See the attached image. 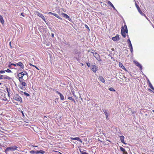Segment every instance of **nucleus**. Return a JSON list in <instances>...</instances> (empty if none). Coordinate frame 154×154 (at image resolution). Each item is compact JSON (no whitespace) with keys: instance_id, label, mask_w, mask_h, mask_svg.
<instances>
[{"instance_id":"36","label":"nucleus","mask_w":154,"mask_h":154,"mask_svg":"<svg viewBox=\"0 0 154 154\" xmlns=\"http://www.w3.org/2000/svg\"><path fill=\"white\" fill-rule=\"evenodd\" d=\"M24 95L27 96H30L29 94L26 92L24 93Z\"/></svg>"},{"instance_id":"11","label":"nucleus","mask_w":154,"mask_h":154,"mask_svg":"<svg viewBox=\"0 0 154 154\" xmlns=\"http://www.w3.org/2000/svg\"><path fill=\"white\" fill-rule=\"evenodd\" d=\"M19 74L21 76H22L23 77L24 75H26L28 77V73L26 71L22 72H21L19 73Z\"/></svg>"},{"instance_id":"44","label":"nucleus","mask_w":154,"mask_h":154,"mask_svg":"<svg viewBox=\"0 0 154 154\" xmlns=\"http://www.w3.org/2000/svg\"><path fill=\"white\" fill-rule=\"evenodd\" d=\"M39 151H38V150L36 151H35V153L38 154V153H39Z\"/></svg>"},{"instance_id":"28","label":"nucleus","mask_w":154,"mask_h":154,"mask_svg":"<svg viewBox=\"0 0 154 154\" xmlns=\"http://www.w3.org/2000/svg\"><path fill=\"white\" fill-rule=\"evenodd\" d=\"M107 4L108 5H110V6H111V7H112V6H113V4L112 3L109 1L108 2H107Z\"/></svg>"},{"instance_id":"53","label":"nucleus","mask_w":154,"mask_h":154,"mask_svg":"<svg viewBox=\"0 0 154 154\" xmlns=\"http://www.w3.org/2000/svg\"><path fill=\"white\" fill-rule=\"evenodd\" d=\"M148 90L150 92H152V91L151 89H148Z\"/></svg>"},{"instance_id":"20","label":"nucleus","mask_w":154,"mask_h":154,"mask_svg":"<svg viewBox=\"0 0 154 154\" xmlns=\"http://www.w3.org/2000/svg\"><path fill=\"white\" fill-rule=\"evenodd\" d=\"M4 79H8L9 80H10L11 79V77H10L7 75H5L3 78Z\"/></svg>"},{"instance_id":"34","label":"nucleus","mask_w":154,"mask_h":154,"mask_svg":"<svg viewBox=\"0 0 154 154\" xmlns=\"http://www.w3.org/2000/svg\"><path fill=\"white\" fill-rule=\"evenodd\" d=\"M5 71L7 72H12L9 69H8L6 70H5Z\"/></svg>"},{"instance_id":"17","label":"nucleus","mask_w":154,"mask_h":154,"mask_svg":"<svg viewBox=\"0 0 154 154\" xmlns=\"http://www.w3.org/2000/svg\"><path fill=\"white\" fill-rule=\"evenodd\" d=\"M71 139L73 140H77L78 141H80L81 143H82V140L79 137H78L72 138H71Z\"/></svg>"},{"instance_id":"43","label":"nucleus","mask_w":154,"mask_h":154,"mask_svg":"<svg viewBox=\"0 0 154 154\" xmlns=\"http://www.w3.org/2000/svg\"><path fill=\"white\" fill-rule=\"evenodd\" d=\"M33 66L35 67V68H36L38 70H39V69H38V67H37L36 66H35V65H33Z\"/></svg>"},{"instance_id":"23","label":"nucleus","mask_w":154,"mask_h":154,"mask_svg":"<svg viewBox=\"0 0 154 154\" xmlns=\"http://www.w3.org/2000/svg\"><path fill=\"white\" fill-rule=\"evenodd\" d=\"M119 66L120 67H121L123 69L124 68L125 69V67L123 66V64L122 63H119Z\"/></svg>"},{"instance_id":"16","label":"nucleus","mask_w":154,"mask_h":154,"mask_svg":"<svg viewBox=\"0 0 154 154\" xmlns=\"http://www.w3.org/2000/svg\"><path fill=\"white\" fill-rule=\"evenodd\" d=\"M99 79L102 82H105V79L104 78L101 76H99Z\"/></svg>"},{"instance_id":"21","label":"nucleus","mask_w":154,"mask_h":154,"mask_svg":"<svg viewBox=\"0 0 154 154\" xmlns=\"http://www.w3.org/2000/svg\"><path fill=\"white\" fill-rule=\"evenodd\" d=\"M79 51L76 49H74L73 51V53L74 54H78Z\"/></svg>"},{"instance_id":"46","label":"nucleus","mask_w":154,"mask_h":154,"mask_svg":"<svg viewBox=\"0 0 154 154\" xmlns=\"http://www.w3.org/2000/svg\"><path fill=\"white\" fill-rule=\"evenodd\" d=\"M112 7L113 8L114 10L117 11L116 9L115 8V7H114V6L113 5V6H112Z\"/></svg>"},{"instance_id":"62","label":"nucleus","mask_w":154,"mask_h":154,"mask_svg":"<svg viewBox=\"0 0 154 154\" xmlns=\"http://www.w3.org/2000/svg\"><path fill=\"white\" fill-rule=\"evenodd\" d=\"M3 79V78L2 77H0V80L2 79Z\"/></svg>"},{"instance_id":"55","label":"nucleus","mask_w":154,"mask_h":154,"mask_svg":"<svg viewBox=\"0 0 154 154\" xmlns=\"http://www.w3.org/2000/svg\"><path fill=\"white\" fill-rule=\"evenodd\" d=\"M23 13H21V15H22L23 16H24L23 15Z\"/></svg>"},{"instance_id":"56","label":"nucleus","mask_w":154,"mask_h":154,"mask_svg":"<svg viewBox=\"0 0 154 154\" xmlns=\"http://www.w3.org/2000/svg\"><path fill=\"white\" fill-rule=\"evenodd\" d=\"M124 69V70H125V71H127V69H126L125 68H125H124V69Z\"/></svg>"},{"instance_id":"39","label":"nucleus","mask_w":154,"mask_h":154,"mask_svg":"<svg viewBox=\"0 0 154 154\" xmlns=\"http://www.w3.org/2000/svg\"><path fill=\"white\" fill-rule=\"evenodd\" d=\"M87 66L89 67L90 65H91V64H90V63H87Z\"/></svg>"},{"instance_id":"45","label":"nucleus","mask_w":154,"mask_h":154,"mask_svg":"<svg viewBox=\"0 0 154 154\" xmlns=\"http://www.w3.org/2000/svg\"><path fill=\"white\" fill-rule=\"evenodd\" d=\"M123 154H128V153L126 151H125V152H123Z\"/></svg>"},{"instance_id":"10","label":"nucleus","mask_w":154,"mask_h":154,"mask_svg":"<svg viewBox=\"0 0 154 154\" xmlns=\"http://www.w3.org/2000/svg\"><path fill=\"white\" fill-rule=\"evenodd\" d=\"M112 39L114 41H116L119 39V37L118 35H117L113 37Z\"/></svg>"},{"instance_id":"37","label":"nucleus","mask_w":154,"mask_h":154,"mask_svg":"<svg viewBox=\"0 0 154 154\" xmlns=\"http://www.w3.org/2000/svg\"><path fill=\"white\" fill-rule=\"evenodd\" d=\"M30 152L32 154H34L35 153V151L34 150H31Z\"/></svg>"},{"instance_id":"54","label":"nucleus","mask_w":154,"mask_h":154,"mask_svg":"<svg viewBox=\"0 0 154 154\" xmlns=\"http://www.w3.org/2000/svg\"><path fill=\"white\" fill-rule=\"evenodd\" d=\"M29 64L30 66H33V65H32L31 63H29Z\"/></svg>"},{"instance_id":"35","label":"nucleus","mask_w":154,"mask_h":154,"mask_svg":"<svg viewBox=\"0 0 154 154\" xmlns=\"http://www.w3.org/2000/svg\"><path fill=\"white\" fill-rule=\"evenodd\" d=\"M130 47V50L131 51V53H132L133 52V48L132 46H130V47Z\"/></svg>"},{"instance_id":"27","label":"nucleus","mask_w":154,"mask_h":154,"mask_svg":"<svg viewBox=\"0 0 154 154\" xmlns=\"http://www.w3.org/2000/svg\"><path fill=\"white\" fill-rule=\"evenodd\" d=\"M18 76L19 77V79H21V80H23V77L22 76H21L20 75L19 73L18 74Z\"/></svg>"},{"instance_id":"6","label":"nucleus","mask_w":154,"mask_h":154,"mask_svg":"<svg viewBox=\"0 0 154 154\" xmlns=\"http://www.w3.org/2000/svg\"><path fill=\"white\" fill-rule=\"evenodd\" d=\"M36 13L37 15L38 16L41 17L44 20V21L46 22L45 17L43 15L41 14V13H40L38 11H37Z\"/></svg>"},{"instance_id":"32","label":"nucleus","mask_w":154,"mask_h":154,"mask_svg":"<svg viewBox=\"0 0 154 154\" xmlns=\"http://www.w3.org/2000/svg\"><path fill=\"white\" fill-rule=\"evenodd\" d=\"M6 90L8 92V93H9L11 91V90L9 88H6Z\"/></svg>"},{"instance_id":"52","label":"nucleus","mask_w":154,"mask_h":154,"mask_svg":"<svg viewBox=\"0 0 154 154\" xmlns=\"http://www.w3.org/2000/svg\"><path fill=\"white\" fill-rule=\"evenodd\" d=\"M20 88L22 89H23V86H22L20 87Z\"/></svg>"},{"instance_id":"30","label":"nucleus","mask_w":154,"mask_h":154,"mask_svg":"<svg viewBox=\"0 0 154 154\" xmlns=\"http://www.w3.org/2000/svg\"><path fill=\"white\" fill-rule=\"evenodd\" d=\"M21 84L23 86H25L26 85V84L25 82H22L21 83Z\"/></svg>"},{"instance_id":"60","label":"nucleus","mask_w":154,"mask_h":154,"mask_svg":"<svg viewBox=\"0 0 154 154\" xmlns=\"http://www.w3.org/2000/svg\"><path fill=\"white\" fill-rule=\"evenodd\" d=\"M11 42H9V45H10V46L11 47Z\"/></svg>"},{"instance_id":"41","label":"nucleus","mask_w":154,"mask_h":154,"mask_svg":"<svg viewBox=\"0 0 154 154\" xmlns=\"http://www.w3.org/2000/svg\"><path fill=\"white\" fill-rule=\"evenodd\" d=\"M5 73V71H4L1 70L0 71V74L3 73Z\"/></svg>"},{"instance_id":"63","label":"nucleus","mask_w":154,"mask_h":154,"mask_svg":"<svg viewBox=\"0 0 154 154\" xmlns=\"http://www.w3.org/2000/svg\"><path fill=\"white\" fill-rule=\"evenodd\" d=\"M80 98H81V100H82V98H81V97H80Z\"/></svg>"},{"instance_id":"22","label":"nucleus","mask_w":154,"mask_h":154,"mask_svg":"<svg viewBox=\"0 0 154 154\" xmlns=\"http://www.w3.org/2000/svg\"><path fill=\"white\" fill-rule=\"evenodd\" d=\"M54 15L57 18H58L61 20H62V18H61L57 14L54 13Z\"/></svg>"},{"instance_id":"12","label":"nucleus","mask_w":154,"mask_h":154,"mask_svg":"<svg viewBox=\"0 0 154 154\" xmlns=\"http://www.w3.org/2000/svg\"><path fill=\"white\" fill-rule=\"evenodd\" d=\"M103 111L104 112L106 116V118L107 119L109 116V113L108 112V110L104 109H103Z\"/></svg>"},{"instance_id":"61","label":"nucleus","mask_w":154,"mask_h":154,"mask_svg":"<svg viewBox=\"0 0 154 154\" xmlns=\"http://www.w3.org/2000/svg\"><path fill=\"white\" fill-rule=\"evenodd\" d=\"M111 50L112 51H114V49L113 48H112Z\"/></svg>"},{"instance_id":"5","label":"nucleus","mask_w":154,"mask_h":154,"mask_svg":"<svg viewBox=\"0 0 154 154\" xmlns=\"http://www.w3.org/2000/svg\"><path fill=\"white\" fill-rule=\"evenodd\" d=\"M94 56L95 57V58L98 61H102L100 59V57L99 54H98L97 53L95 52L94 53V52H92Z\"/></svg>"},{"instance_id":"64","label":"nucleus","mask_w":154,"mask_h":154,"mask_svg":"<svg viewBox=\"0 0 154 154\" xmlns=\"http://www.w3.org/2000/svg\"><path fill=\"white\" fill-rule=\"evenodd\" d=\"M131 112H132V113H134V112H133L132 111Z\"/></svg>"},{"instance_id":"18","label":"nucleus","mask_w":154,"mask_h":154,"mask_svg":"<svg viewBox=\"0 0 154 154\" xmlns=\"http://www.w3.org/2000/svg\"><path fill=\"white\" fill-rule=\"evenodd\" d=\"M79 151L82 154H88L85 152V150L80 149Z\"/></svg>"},{"instance_id":"50","label":"nucleus","mask_w":154,"mask_h":154,"mask_svg":"<svg viewBox=\"0 0 154 154\" xmlns=\"http://www.w3.org/2000/svg\"><path fill=\"white\" fill-rule=\"evenodd\" d=\"M11 65H13L15 66H16V64L14 63H11Z\"/></svg>"},{"instance_id":"59","label":"nucleus","mask_w":154,"mask_h":154,"mask_svg":"<svg viewBox=\"0 0 154 154\" xmlns=\"http://www.w3.org/2000/svg\"><path fill=\"white\" fill-rule=\"evenodd\" d=\"M8 96L9 97V95H10V92H9V93H8Z\"/></svg>"},{"instance_id":"4","label":"nucleus","mask_w":154,"mask_h":154,"mask_svg":"<svg viewBox=\"0 0 154 154\" xmlns=\"http://www.w3.org/2000/svg\"><path fill=\"white\" fill-rule=\"evenodd\" d=\"M135 5H136V6L137 8V10L138 11V12H139V13L142 16H144L145 17L147 18L146 16L145 15V14L142 12L141 11V10H140V7H139V6L137 4L135 3Z\"/></svg>"},{"instance_id":"25","label":"nucleus","mask_w":154,"mask_h":154,"mask_svg":"<svg viewBox=\"0 0 154 154\" xmlns=\"http://www.w3.org/2000/svg\"><path fill=\"white\" fill-rule=\"evenodd\" d=\"M148 81L149 82V87L152 89L153 90H154V88L152 86V84H151L150 82L149 81Z\"/></svg>"},{"instance_id":"47","label":"nucleus","mask_w":154,"mask_h":154,"mask_svg":"<svg viewBox=\"0 0 154 154\" xmlns=\"http://www.w3.org/2000/svg\"><path fill=\"white\" fill-rule=\"evenodd\" d=\"M51 36H52V37H53V38H54V33H52V34H51Z\"/></svg>"},{"instance_id":"15","label":"nucleus","mask_w":154,"mask_h":154,"mask_svg":"<svg viewBox=\"0 0 154 154\" xmlns=\"http://www.w3.org/2000/svg\"><path fill=\"white\" fill-rule=\"evenodd\" d=\"M17 66H19L21 68L23 69L24 68V65L23 63L21 62H19L17 63Z\"/></svg>"},{"instance_id":"3","label":"nucleus","mask_w":154,"mask_h":154,"mask_svg":"<svg viewBox=\"0 0 154 154\" xmlns=\"http://www.w3.org/2000/svg\"><path fill=\"white\" fill-rule=\"evenodd\" d=\"M13 99L17 101H19L20 103H22V98L17 94L14 95Z\"/></svg>"},{"instance_id":"26","label":"nucleus","mask_w":154,"mask_h":154,"mask_svg":"<svg viewBox=\"0 0 154 154\" xmlns=\"http://www.w3.org/2000/svg\"><path fill=\"white\" fill-rule=\"evenodd\" d=\"M68 99L70 100H72L74 101V103H75V100L72 98V97H68Z\"/></svg>"},{"instance_id":"51","label":"nucleus","mask_w":154,"mask_h":154,"mask_svg":"<svg viewBox=\"0 0 154 154\" xmlns=\"http://www.w3.org/2000/svg\"><path fill=\"white\" fill-rule=\"evenodd\" d=\"M11 64L10 65H9L8 66V67H9V68H11Z\"/></svg>"},{"instance_id":"8","label":"nucleus","mask_w":154,"mask_h":154,"mask_svg":"<svg viewBox=\"0 0 154 154\" xmlns=\"http://www.w3.org/2000/svg\"><path fill=\"white\" fill-rule=\"evenodd\" d=\"M134 63L136 65V66H138V67L140 68L141 70H142V66L141 65H140L139 62L136 61H134Z\"/></svg>"},{"instance_id":"31","label":"nucleus","mask_w":154,"mask_h":154,"mask_svg":"<svg viewBox=\"0 0 154 154\" xmlns=\"http://www.w3.org/2000/svg\"><path fill=\"white\" fill-rule=\"evenodd\" d=\"M109 90L111 91H116L114 88L112 87L110 88H109Z\"/></svg>"},{"instance_id":"2","label":"nucleus","mask_w":154,"mask_h":154,"mask_svg":"<svg viewBox=\"0 0 154 154\" xmlns=\"http://www.w3.org/2000/svg\"><path fill=\"white\" fill-rule=\"evenodd\" d=\"M124 27L125 28V29H124L123 26H122V27L121 33L123 37L124 38H125L126 36V35L125 34V33H128V30L127 27L126 25H124Z\"/></svg>"},{"instance_id":"7","label":"nucleus","mask_w":154,"mask_h":154,"mask_svg":"<svg viewBox=\"0 0 154 154\" xmlns=\"http://www.w3.org/2000/svg\"><path fill=\"white\" fill-rule=\"evenodd\" d=\"M91 70L94 72H96L97 69L95 65H92L91 66Z\"/></svg>"},{"instance_id":"9","label":"nucleus","mask_w":154,"mask_h":154,"mask_svg":"<svg viewBox=\"0 0 154 154\" xmlns=\"http://www.w3.org/2000/svg\"><path fill=\"white\" fill-rule=\"evenodd\" d=\"M62 15L63 16V17L66 18L67 19H68V20H69V21L70 22H72V19L70 18L66 14H65V13H63L62 14Z\"/></svg>"},{"instance_id":"57","label":"nucleus","mask_w":154,"mask_h":154,"mask_svg":"<svg viewBox=\"0 0 154 154\" xmlns=\"http://www.w3.org/2000/svg\"><path fill=\"white\" fill-rule=\"evenodd\" d=\"M22 80H21H21H20V79H19V81H20V82H21L22 81Z\"/></svg>"},{"instance_id":"13","label":"nucleus","mask_w":154,"mask_h":154,"mask_svg":"<svg viewBox=\"0 0 154 154\" xmlns=\"http://www.w3.org/2000/svg\"><path fill=\"white\" fill-rule=\"evenodd\" d=\"M120 140L121 141V142L125 144H126V143H125L124 142V138L125 137L123 136H121L119 137Z\"/></svg>"},{"instance_id":"40","label":"nucleus","mask_w":154,"mask_h":154,"mask_svg":"<svg viewBox=\"0 0 154 154\" xmlns=\"http://www.w3.org/2000/svg\"><path fill=\"white\" fill-rule=\"evenodd\" d=\"M85 27L86 28L89 30V27L87 25H85Z\"/></svg>"},{"instance_id":"24","label":"nucleus","mask_w":154,"mask_h":154,"mask_svg":"<svg viewBox=\"0 0 154 154\" xmlns=\"http://www.w3.org/2000/svg\"><path fill=\"white\" fill-rule=\"evenodd\" d=\"M127 42H128V43L129 44V45H128L129 47H130V46H132V44H131V42L129 39H128Z\"/></svg>"},{"instance_id":"14","label":"nucleus","mask_w":154,"mask_h":154,"mask_svg":"<svg viewBox=\"0 0 154 154\" xmlns=\"http://www.w3.org/2000/svg\"><path fill=\"white\" fill-rule=\"evenodd\" d=\"M56 93L57 94H59L60 96V100H63L64 99V96H63V94L58 91H57Z\"/></svg>"},{"instance_id":"42","label":"nucleus","mask_w":154,"mask_h":154,"mask_svg":"<svg viewBox=\"0 0 154 154\" xmlns=\"http://www.w3.org/2000/svg\"><path fill=\"white\" fill-rule=\"evenodd\" d=\"M48 14H51V15H54V13H52L51 12H49L48 13Z\"/></svg>"},{"instance_id":"19","label":"nucleus","mask_w":154,"mask_h":154,"mask_svg":"<svg viewBox=\"0 0 154 154\" xmlns=\"http://www.w3.org/2000/svg\"><path fill=\"white\" fill-rule=\"evenodd\" d=\"M4 20L2 16L0 15V22L2 24H3L4 23Z\"/></svg>"},{"instance_id":"38","label":"nucleus","mask_w":154,"mask_h":154,"mask_svg":"<svg viewBox=\"0 0 154 154\" xmlns=\"http://www.w3.org/2000/svg\"><path fill=\"white\" fill-rule=\"evenodd\" d=\"M53 152H56L57 153V154H62V153H61L60 152L58 151H53Z\"/></svg>"},{"instance_id":"58","label":"nucleus","mask_w":154,"mask_h":154,"mask_svg":"<svg viewBox=\"0 0 154 154\" xmlns=\"http://www.w3.org/2000/svg\"><path fill=\"white\" fill-rule=\"evenodd\" d=\"M4 75H0V76L1 77H4Z\"/></svg>"},{"instance_id":"49","label":"nucleus","mask_w":154,"mask_h":154,"mask_svg":"<svg viewBox=\"0 0 154 154\" xmlns=\"http://www.w3.org/2000/svg\"><path fill=\"white\" fill-rule=\"evenodd\" d=\"M21 113H22V115L23 116H24V114L23 112L22 111H21Z\"/></svg>"},{"instance_id":"1","label":"nucleus","mask_w":154,"mask_h":154,"mask_svg":"<svg viewBox=\"0 0 154 154\" xmlns=\"http://www.w3.org/2000/svg\"><path fill=\"white\" fill-rule=\"evenodd\" d=\"M20 148H18L15 146H13L9 147H7L5 150V152L6 153L10 151H13L15 150H17L20 151Z\"/></svg>"},{"instance_id":"33","label":"nucleus","mask_w":154,"mask_h":154,"mask_svg":"<svg viewBox=\"0 0 154 154\" xmlns=\"http://www.w3.org/2000/svg\"><path fill=\"white\" fill-rule=\"evenodd\" d=\"M45 152V151L42 150H41L39 151V153H40L43 154Z\"/></svg>"},{"instance_id":"48","label":"nucleus","mask_w":154,"mask_h":154,"mask_svg":"<svg viewBox=\"0 0 154 154\" xmlns=\"http://www.w3.org/2000/svg\"><path fill=\"white\" fill-rule=\"evenodd\" d=\"M24 92H23V91H20V93L21 94H24Z\"/></svg>"},{"instance_id":"29","label":"nucleus","mask_w":154,"mask_h":154,"mask_svg":"<svg viewBox=\"0 0 154 154\" xmlns=\"http://www.w3.org/2000/svg\"><path fill=\"white\" fill-rule=\"evenodd\" d=\"M120 149L123 152H125V149L123 148V147H122L121 146L120 147Z\"/></svg>"}]
</instances>
